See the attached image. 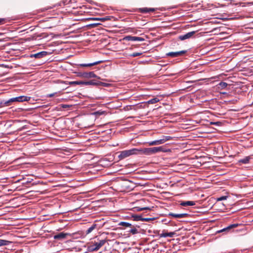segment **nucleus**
Instances as JSON below:
<instances>
[{
	"label": "nucleus",
	"instance_id": "1",
	"mask_svg": "<svg viewBox=\"0 0 253 253\" xmlns=\"http://www.w3.org/2000/svg\"><path fill=\"white\" fill-rule=\"evenodd\" d=\"M30 99V97L26 96H19L16 97L11 98L8 100H3L0 102L1 107L8 106L14 102H23L29 101Z\"/></svg>",
	"mask_w": 253,
	"mask_h": 253
},
{
	"label": "nucleus",
	"instance_id": "2",
	"mask_svg": "<svg viewBox=\"0 0 253 253\" xmlns=\"http://www.w3.org/2000/svg\"><path fill=\"white\" fill-rule=\"evenodd\" d=\"M164 148L163 146L146 148L143 149L139 150V152H141L142 154L146 155H151L156 154L160 152H164Z\"/></svg>",
	"mask_w": 253,
	"mask_h": 253
},
{
	"label": "nucleus",
	"instance_id": "3",
	"mask_svg": "<svg viewBox=\"0 0 253 253\" xmlns=\"http://www.w3.org/2000/svg\"><path fill=\"white\" fill-rule=\"evenodd\" d=\"M105 243L106 241L105 240H99L98 242H91L88 245V250L90 252L98 251Z\"/></svg>",
	"mask_w": 253,
	"mask_h": 253
},
{
	"label": "nucleus",
	"instance_id": "4",
	"mask_svg": "<svg viewBox=\"0 0 253 253\" xmlns=\"http://www.w3.org/2000/svg\"><path fill=\"white\" fill-rule=\"evenodd\" d=\"M139 150L136 148L124 150L120 152V154L118 155V158L120 160H122L132 155L137 154Z\"/></svg>",
	"mask_w": 253,
	"mask_h": 253
},
{
	"label": "nucleus",
	"instance_id": "5",
	"mask_svg": "<svg viewBox=\"0 0 253 253\" xmlns=\"http://www.w3.org/2000/svg\"><path fill=\"white\" fill-rule=\"evenodd\" d=\"M80 77L84 78H97L98 79H100V77H97L93 72H84L82 75H80Z\"/></svg>",
	"mask_w": 253,
	"mask_h": 253
},
{
	"label": "nucleus",
	"instance_id": "6",
	"mask_svg": "<svg viewBox=\"0 0 253 253\" xmlns=\"http://www.w3.org/2000/svg\"><path fill=\"white\" fill-rule=\"evenodd\" d=\"M195 34V31L188 32L185 35H180L179 36V39L181 41H183L191 38Z\"/></svg>",
	"mask_w": 253,
	"mask_h": 253
},
{
	"label": "nucleus",
	"instance_id": "7",
	"mask_svg": "<svg viewBox=\"0 0 253 253\" xmlns=\"http://www.w3.org/2000/svg\"><path fill=\"white\" fill-rule=\"evenodd\" d=\"M186 50H181L177 52H170L167 54L168 56H171L172 57H177L185 54L186 52Z\"/></svg>",
	"mask_w": 253,
	"mask_h": 253
},
{
	"label": "nucleus",
	"instance_id": "8",
	"mask_svg": "<svg viewBox=\"0 0 253 253\" xmlns=\"http://www.w3.org/2000/svg\"><path fill=\"white\" fill-rule=\"evenodd\" d=\"M47 54V52L42 51L37 53L31 54V57H35L36 58H41Z\"/></svg>",
	"mask_w": 253,
	"mask_h": 253
},
{
	"label": "nucleus",
	"instance_id": "9",
	"mask_svg": "<svg viewBox=\"0 0 253 253\" xmlns=\"http://www.w3.org/2000/svg\"><path fill=\"white\" fill-rule=\"evenodd\" d=\"M238 226V224H231L229 226H227V227L224 228L218 231L217 232H218V233H220V232H228L231 229H232L233 228L237 227Z\"/></svg>",
	"mask_w": 253,
	"mask_h": 253
},
{
	"label": "nucleus",
	"instance_id": "10",
	"mask_svg": "<svg viewBox=\"0 0 253 253\" xmlns=\"http://www.w3.org/2000/svg\"><path fill=\"white\" fill-rule=\"evenodd\" d=\"M68 235L67 233H64L63 232H60L54 236V239L56 240H62L65 239L67 236Z\"/></svg>",
	"mask_w": 253,
	"mask_h": 253
},
{
	"label": "nucleus",
	"instance_id": "11",
	"mask_svg": "<svg viewBox=\"0 0 253 253\" xmlns=\"http://www.w3.org/2000/svg\"><path fill=\"white\" fill-rule=\"evenodd\" d=\"M175 234V233L174 232H163V233L160 234L159 235V236H160V237H161V238H162V237L166 238L167 237H172L174 236V235Z\"/></svg>",
	"mask_w": 253,
	"mask_h": 253
},
{
	"label": "nucleus",
	"instance_id": "12",
	"mask_svg": "<svg viewBox=\"0 0 253 253\" xmlns=\"http://www.w3.org/2000/svg\"><path fill=\"white\" fill-rule=\"evenodd\" d=\"M188 215L187 213H180V214H176V213H173L172 212H170L169 214V216H172L175 218H183L186 217Z\"/></svg>",
	"mask_w": 253,
	"mask_h": 253
},
{
	"label": "nucleus",
	"instance_id": "13",
	"mask_svg": "<svg viewBox=\"0 0 253 253\" xmlns=\"http://www.w3.org/2000/svg\"><path fill=\"white\" fill-rule=\"evenodd\" d=\"M126 39L129 41H143L144 39L141 37H132V36H127L126 37Z\"/></svg>",
	"mask_w": 253,
	"mask_h": 253
},
{
	"label": "nucleus",
	"instance_id": "14",
	"mask_svg": "<svg viewBox=\"0 0 253 253\" xmlns=\"http://www.w3.org/2000/svg\"><path fill=\"white\" fill-rule=\"evenodd\" d=\"M252 157L251 156H247L243 159H241L238 161V164H248L251 159Z\"/></svg>",
	"mask_w": 253,
	"mask_h": 253
},
{
	"label": "nucleus",
	"instance_id": "15",
	"mask_svg": "<svg viewBox=\"0 0 253 253\" xmlns=\"http://www.w3.org/2000/svg\"><path fill=\"white\" fill-rule=\"evenodd\" d=\"M180 205L184 207L193 206L195 205V202L194 201H183L180 204Z\"/></svg>",
	"mask_w": 253,
	"mask_h": 253
},
{
	"label": "nucleus",
	"instance_id": "16",
	"mask_svg": "<svg viewBox=\"0 0 253 253\" xmlns=\"http://www.w3.org/2000/svg\"><path fill=\"white\" fill-rule=\"evenodd\" d=\"M84 81L66 82V84L69 85H84Z\"/></svg>",
	"mask_w": 253,
	"mask_h": 253
},
{
	"label": "nucleus",
	"instance_id": "17",
	"mask_svg": "<svg viewBox=\"0 0 253 253\" xmlns=\"http://www.w3.org/2000/svg\"><path fill=\"white\" fill-rule=\"evenodd\" d=\"M101 61H97L91 63H88V64H80L79 65L80 67H90L94 65H96L98 64L99 63H101Z\"/></svg>",
	"mask_w": 253,
	"mask_h": 253
},
{
	"label": "nucleus",
	"instance_id": "18",
	"mask_svg": "<svg viewBox=\"0 0 253 253\" xmlns=\"http://www.w3.org/2000/svg\"><path fill=\"white\" fill-rule=\"evenodd\" d=\"M148 144L149 146H153V145H160L162 144V142L161 141V139L156 140L154 141H152L148 142Z\"/></svg>",
	"mask_w": 253,
	"mask_h": 253
},
{
	"label": "nucleus",
	"instance_id": "19",
	"mask_svg": "<svg viewBox=\"0 0 253 253\" xmlns=\"http://www.w3.org/2000/svg\"><path fill=\"white\" fill-rule=\"evenodd\" d=\"M98 82H96L93 80L84 82V85H97Z\"/></svg>",
	"mask_w": 253,
	"mask_h": 253
},
{
	"label": "nucleus",
	"instance_id": "20",
	"mask_svg": "<svg viewBox=\"0 0 253 253\" xmlns=\"http://www.w3.org/2000/svg\"><path fill=\"white\" fill-rule=\"evenodd\" d=\"M11 243V242H10V241L0 239V247L3 246H7V245H9Z\"/></svg>",
	"mask_w": 253,
	"mask_h": 253
},
{
	"label": "nucleus",
	"instance_id": "21",
	"mask_svg": "<svg viewBox=\"0 0 253 253\" xmlns=\"http://www.w3.org/2000/svg\"><path fill=\"white\" fill-rule=\"evenodd\" d=\"M96 227V225L95 224H92L89 228H88L86 231V233L88 234L90 233Z\"/></svg>",
	"mask_w": 253,
	"mask_h": 253
},
{
	"label": "nucleus",
	"instance_id": "22",
	"mask_svg": "<svg viewBox=\"0 0 253 253\" xmlns=\"http://www.w3.org/2000/svg\"><path fill=\"white\" fill-rule=\"evenodd\" d=\"M227 85L228 84L226 83L221 82L218 84V87L220 89H223L225 88Z\"/></svg>",
	"mask_w": 253,
	"mask_h": 253
},
{
	"label": "nucleus",
	"instance_id": "23",
	"mask_svg": "<svg viewBox=\"0 0 253 253\" xmlns=\"http://www.w3.org/2000/svg\"><path fill=\"white\" fill-rule=\"evenodd\" d=\"M159 101V99L157 97H154L147 101L148 104H155Z\"/></svg>",
	"mask_w": 253,
	"mask_h": 253
},
{
	"label": "nucleus",
	"instance_id": "24",
	"mask_svg": "<svg viewBox=\"0 0 253 253\" xmlns=\"http://www.w3.org/2000/svg\"><path fill=\"white\" fill-rule=\"evenodd\" d=\"M171 139V137L169 136H163L162 138L161 139L162 144L166 142L167 141Z\"/></svg>",
	"mask_w": 253,
	"mask_h": 253
},
{
	"label": "nucleus",
	"instance_id": "25",
	"mask_svg": "<svg viewBox=\"0 0 253 253\" xmlns=\"http://www.w3.org/2000/svg\"><path fill=\"white\" fill-rule=\"evenodd\" d=\"M132 217L133 218V220L135 221H142V217L140 215H133Z\"/></svg>",
	"mask_w": 253,
	"mask_h": 253
},
{
	"label": "nucleus",
	"instance_id": "26",
	"mask_svg": "<svg viewBox=\"0 0 253 253\" xmlns=\"http://www.w3.org/2000/svg\"><path fill=\"white\" fill-rule=\"evenodd\" d=\"M120 225H122L125 227H131V224L126 222H121L119 224Z\"/></svg>",
	"mask_w": 253,
	"mask_h": 253
},
{
	"label": "nucleus",
	"instance_id": "27",
	"mask_svg": "<svg viewBox=\"0 0 253 253\" xmlns=\"http://www.w3.org/2000/svg\"><path fill=\"white\" fill-rule=\"evenodd\" d=\"M128 232L132 233V234H135L138 233L137 230L135 227L130 229Z\"/></svg>",
	"mask_w": 253,
	"mask_h": 253
},
{
	"label": "nucleus",
	"instance_id": "28",
	"mask_svg": "<svg viewBox=\"0 0 253 253\" xmlns=\"http://www.w3.org/2000/svg\"><path fill=\"white\" fill-rule=\"evenodd\" d=\"M142 53L141 52H133V53L130 54V56L131 57H136L139 55H141Z\"/></svg>",
	"mask_w": 253,
	"mask_h": 253
},
{
	"label": "nucleus",
	"instance_id": "29",
	"mask_svg": "<svg viewBox=\"0 0 253 253\" xmlns=\"http://www.w3.org/2000/svg\"><path fill=\"white\" fill-rule=\"evenodd\" d=\"M141 12L142 13H149L148 8H142L141 9Z\"/></svg>",
	"mask_w": 253,
	"mask_h": 253
},
{
	"label": "nucleus",
	"instance_id": "30",
	"mask_svg": "<svg viewBox=\"0 0 253 253\" xmlns=\"http://www.w3.org/2000/svg\"><path fill=\"white\" fill-rule=\"evenodd\" d=\"M227 198V196H221L217 199V201H220L225 200H226Z\"/></svg>",
	"mask_w": 253,
	"mask_h": 253
},
{
	"label": "nucleus",
	"instance_id": "31",
	"mask_svg": "<svg viewBox=\"0 0 253 253\" xmlns=\"http://www.w3.org/2000/svg\"><path fill=\"white\" fill-rule=\"evenodd\" d=\"M102 85L103 86H108V84H107V83H103V82H98V84H97V85Z\"/></svg>",
	"mask_w": 253,
	"mask_h": 253
},
{
	"label": "nucleus",
	"instance_id": "32",
	"mask_svg": "<svg viewBox=\"0 0 253 253\" xmlns=\"http://www.w3.org/2000/svg\"><path fill=\"white\" fill-rule=\"evenodd\" d=\"M70 106L69 105H67V104H61V107L62 108H69Z\"/></svg>",
	"mask_w": 253,
	"mask_h": 253
},
{
	"label": "nucleus",
	"instance_id": "33",
	"mask_svg": "<svg viewBox=\"0 0 253 253\" xmlns=\"http://www.w3.org/2000/svg\"><path fill=\"white\" fill-rule=\"evenodd\" d=\"M152 220V218H142V221H149Z\"/></svg>",
	"mask_w": 253,
	"mask_h": 253
},
{
	"label": "nucleus",
	"instance_id": "34",
	"mask_svg": "<svg viewBox=\"0 0 253 253\" xmlns=\"http://www.w3.org/2000/svg\"><path fill=\"white\" fill-rule=\"evenodd\" d=\"M211 124H212V125H218V124H220V123L219 122H211Z\"/></svg>",
	"mask_w": 253,
	"mask_h": 253
},
{
	"label": "nucleus",
	"instance_id": "35",
	"mask_svg": "<svg viewBox=\"0 0 253 253\" xmlns=\"http://www.w3.org/2000/svg\"><path fill=\"white\" fill-rule=\"evenodd\" d=\"M149 13L151 12H153L155 11V9L153 8H148Z\"/></svg>",
	"mask_w": 253,
	"mask_h": 253
},
{
	"label": "nucleus",
	"instance_id": "36",
	"mask_svg": "<svg viewBox=\"0 0 253 253\" xmlns=\"http://www.w3.org/2000/svg\"><path fill=\"white\" fill-rule=\"evenodd\" d=\"M148 209H149L148 208L145 207V208H143L140 209V210H139V211L146 210H148Z\"/></svg>",
	"mask_w": 253,
	"mask_h": 253
},
{
	"label": "nucleus",
	"instance_id": "37",
	"mask_svg": "<svg viewBox=\"0 0 253 253\" xmlns=\"http://www.w3.org/2000/svg\"><path fill=\"white\" fill-rule=\"evenodd\" d=\"M54 95V93H51L48 95V97H53Z\"/></svg>",
	"mask_w": 253,
	"mask_h": 253
},
{
	"label": "nucleus",
	"instance_id": "38",
	"mask_svg": "<svg viewBox=\"0 0 253 253\" xmlns=\"http://www.w3.org/2000/svg\"><path fill=\"white\" fill-rule=\"evenodd\" d=\"M4 21V19L0 18V24H1Z\"/></svg>",
	"mask_w": 253,
	"mask_h": 253
},
{
	"label": "nucleus",
	"instance_id": "39",
	"mask_svg": "<svg viewBox=\"0 0 253 253\" xmlns=\"http://www.w3.org/2000/svg\"><path fill=\"white\" fill-rule=\"evenodd\" d=\"M95 114H102V113H99L98 112H96L95 113Z\"/></svg>",
	"mask_w": 253,
	"mask_h": 253
},
{
	"label": "nucleus",
	"instance_id": "40",
	"mask_svg": "<svg viewBox=\"0 0 253 253\" xmlns=\"http://www.w3.org/2000/svg\"><path fill=\"white\" fill-rule=\"evenodd\" d=\"M82 74H83V73H80L78 76H80V75H82Z\"/></svg>",
	"mask_w": 253,
	"mask_h": 253
},
{
	"label": "nucleus",
	"instance_id": "41",
	"mask_svg": "<svg viewBox=\"0 0 253 253\" xmlns=\"http://www.w3.org/2000/svg\"><path fill=\"white\" fill-rule=\"evenodd\" d=\"M102 19V20H103V19H107V18H103Z\"/></svg>",
	"mask_w": 253,
	"mask_h": 253
}]
</instances>
